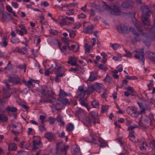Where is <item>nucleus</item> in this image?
<instances>
[{
    "label": "nucleus",
    "instance_id": "obj_50",
    "mask_svg": "<svg viewBox=\"0 0 155 155\" xmlns=\"http://www.w3.org/2000/svg\"><path fill=\"white\" fill-rule=\"evenodd\" d=\"M145 140L144 139H141L140 140V143L142 142V146L140 147V149L141 150H145L144 146L143 145L145 143Z\"/></svg>",
    "mask_w": 155,
    "mask_h": 155
},
{
    "label": "nucleus",
    "instance_id": "obj_62",
    "mask_svg": "<svg viewBox=\"0 0 155 155\" xmlns=\"http://www.w3.org/2000/svg\"><path fill=\"white\" fill-rule=\"evenodd\" d=\"M12 68V64L10 61H8L7 66L4 68L5 69H8V70H10Z\"/></svg>",
    "mask_w": 155,
    "mask_h": 155
},
{
    "label": "nucleus",
    "instance_id": "obj_60",
    "mask_svg": "<svg viewBox=\"0 0 155 155\" xmlns=\"http://www.w3.org/2000/svg\"><path fill=\"white\" fill-rule=\"evenodd\" d=\"M19 92L17 91L15 89H14L13 91V96L15 97H18Z\"/></svg>",
    "mask_w": 155,
    "mask_h": 155
},
{
    "label": "nucleus",
    "instance_id": "obj_14",
    "mask_svg": "<svg viewBox=\"0 0 155 155\" xmlns=\"http://www.w3.org/2000/svg\"><path fill=\"white\" fill-rule=\"evenodd\" d=\"M141 19L144 25L149 26L151 24V20L148 17L141 15Z\"/></svg>",
    "mask_w": 155,
    "mask_h": 155
},
{
    "label": "nucleus",
    "instance_id": "obj_47",
    "mask_svg": "<svg viewBox=\"0 0 155 155\" xmlns=\"http://www.w3.org/2000/svg\"><path fill=\"white\" fill-rule=\"evenodd\" d=\"M49 32L51 35H57L58 33V32L57 30L52 29H49Z\"/></svg>",
    "mask_w": 155,
    "mask_h": 155
},
{
    "label": "nucleus",
    "instance_id": "obj_9",
    "mask_svg": "<svg viewBox=\"0 0 155 155\" xmlns=\"http://www.w3.org/2000/svg\"><path fill=\"white\" fill-rule=\"evenodd\" d=\"M78 90L79 93L77 97L81 99L84 97L86 94V91L82 86L79 87L78 88Z\"/></svg>",
    "mask_w": 155,
    "mask_h": 155
},
{
    "label": "nucleus",
    "instance_id": "obj_11",
    "mask_svg": "<svg viewBox=\"0 0 155 155\" xmlns=\"http://www.w3.org/2000/svg\"><path fill=\"white\" fill-rule=\"evenodd\" d=\"M90 138L85 140V141L88 142L94 143L95 144H96V143L95 142L96 141L97 137L96 134L93 131H91L90 132Z\"/></svg>",
    "mask_w": 155,
    "mask_h": 155
},
{
    "label": "nucleus",
    "instance_id": "obj_42",
    "mask_svg": "<svg viewBox=\"0 0 155 155\" xmlns=\"http://www.w3.org/2000/svg\"><path fill=\"white\" fill-rule=\"evenodd\" d=\"M58 100L61 102L62 104H66L68 103V100L67 98H60L58 99Z\"/></svg>",
    "mask_w": 155,
    "mask_h": 155
},
{
    "label": "nucleus",
    "instance_id": "obj_19",
    "mask_svg": "<svg viewBox=\"0 0 155 155\" xmlns=\"http://www.w3.org/2000/svg\"><path fill=\"white\" fill-rule=\"evenodd\" d=\"M52 107L55 109L57 110H59L64 108V106L63 104L60 102L53 104Z\"/></svg>",
    "mask_w": 155,
    "mask_h": 155
},
{
    "label": "nucleus",
    "instance_id": "obj_57",
    "mask_svg": "<svg viewBox=\"0 0 155 155\" xmlns=\"http://www.w3.org/2000/svg\"><path fill=\"white\" fill-rule=\"evenodd\" d=\"M43 125V124L40 125L39 126V129L41 132L45 131L46 130V129Z\"/></svg>",
    "mask_w": 155,
    "mask_h": 155
},
{
    "label": "nucleus",
    "instance_id": "obj_22",
    "mask_svg": "<svg viewBox=\"0 0 155 155\" xmlns=\"http://www.w3.org/2000/svg\"><path fill=\"white\" fill-rule=\"evenodd\" d=\"M76 115L78 117H81L84 115V111L80 108H78L76 110Z\"/></svg>",
    "mask_w": 155,
    "mask_h": 155
},
{
    "label": "nucleus",
    "instance_id": "obj_12",
    "mask_svg": "<svg viewBox=\"0 0 155 155\" xmlns=\"http://www.w3.org/2000/svg\"><path fill=\"white\" fill-rule=\"evenodd\" d=\"M117 29L118 32L126 33L128 32V30L127 27L124 25H120L117 27Z\"/></svg>",
    "mask_w": 155,
    "mask_h": 155
},
{
    "label": "nucleus",
    "instance_id": "obj_27",
    "mask_svg": "<svg viewBox=\"0 0 155 155\" xmlns=\"http://www.w3.org/2000/svg\"><path fill=\"white\" fill-rule=\"evenodd\" d=\"M3 97L6 98L9 97L11 96V94L8 92V91L5 89L4 88H3Z\"/></svg>",
    "mask_w": 155,
    "mask_h": 155
},
{
    "label": "nucleus",
    "instance_id": "obj_36",
    "mask_svg": "<svg viewBox=\"0 0 155 155\" xmlns=\"http://www.w3.org/2000/svg\"><path fill=\"white\" fill-rule=\"evenodd\" d=\"M8 118L4 114H0V121L1 122L5 123L8 120Z\"/></svg>",
    "mask_w": 155,
    "mask_h": 155
},
{
    "label": "nucleus",
    "instance_id": "obj_53",
    "mask_svg": "<svg viewBox=\"0 0 155 155\" xmlns=\"http://www.w3.org/2000/svg\"><path fill=\"white\" fill-rule=\"evenodd\" d=\"M69 32V36L71 38H74L75 35L76 33L75 32L72 30H68V31Z\"/></svg>",
    "mask_w": 155,
    "mask_h": 155
},
{
    "label": "nucleus",
    "instance_id": "obj_63",
    "mask_svg": "<svg viewBox=\"0 0 155 155\" xmlns=\"http://www.w3.org/2000/svg\"><path fill=\"white\" fill-rule=\"evenodd\" d=\"M86 16L83 13H81L80 14L78 15V18L84 19L86 18Z\"/></svg>",
    "mask_w": 155,
    "mask_h": 155
},
{
    "label": "nucleus",
    "instance_id": "obj_56",
    "mask_svg": "<svg viewBox=\"0 0 155 155\" xmlns=\"http://www.w3.org/2000/svg\"><path fill=\"white\" fill-rule=\"evenodd\" d=\"M7 109L8 110L11 112H16L17 110V108L14 107H8Z\"/></svg>",
    "mask_w": 155,
    "mask_h": 155
},
{
    "label": "nucleus",
    "instance_id": "obj_49",
    "mask_svg": "<svg viewBox=\"0 0 155 155\" xmlns=\"http://www.w3.org/2000/svg\"><path fill=\"white\" fill-rule=\"evenodd\" d=\"M65 17L62 18L61 19V21L59 23V24L61 26H63L67 25V21Z\"/></svg>",
    "mask_w": 155,
    "mask_h": 155
},
{
    "label": "nucleus",
    "instance_id": "obj_46",
    "mask_svg": "<svg viewBox=\"0 0 155 155\" xmlns=\"http://www.w3.org/2000/svg\"><path fill=\"white\" fill-rule=\"evenodd\" d=\"M130 31H131L134 35L137 37H138L139 36V34L136 32L134 28L130 27L129 28Z\"/></svg>",
    "mask_w": 155,
    "mask_h": 155
},
{
    "label": "nucleus",
    "instance_id": "obj_39",
    "mask_svg": "<svg viewBox=\"0 0 155 155\" xmlns=\"http://www.w3.org/2000/svg\"><path fill=\"white\" fill-rule=\"evenodd\" d=\"M112 78L107 74L106 78L104 79V81L106 83L109 84L111 82Z\"/></svg>",
    "mask_w": 155,
    "mask_h": 155
},
{
    "label": "nucleus",
    "instance_id": "obj_13",
    "mask_svg": "<svg viewBox=\"0 0 155 155\" xmlns=\"http://www.w3.org/2000/svg\"><path fill=\"white\" fill-rule=\"evenodd\" d=\"M94 28V25H91L84 28L83 29V32L86 34H91L93 33Z\"/></svg>",
    "mask_w": 155,
    "mask_h": 155
},
{
    "label": "nucleus",
    "instance_id": "obj_28",
    "mask_svg": "<svg viewBox=\"0 0 155 155\" xmlns=\"http://www.w3.org/2000/svg\"><path fill=\"white\" fill-rule=\"evenodd\" d=\"M56 119L57 120V121L60 123L61 126H64L65 123L63 120L62 117V116L58 115Z\"/></svg>",
    "mask_w": 155,
    "mask_h": 155
},
{
    "label": "nucleus",
    "instance_id": "obj_2",
    "mask_svg": "<svg viewBox=\"0 0 155 155\" xmlns=\"http://www.w3.org/2000/svg\"><path fill=\"white\" fill-rule=\"evenodd\" d=\"M137 108L135 106H131L128 107L126 109V111L128 114L130 115L137 117L139 115Z\"/></svg>",
    "mask_w": 155,
    "mask_h": 155
},
{
    "label": "nucleus",
    "instance_id": "obj_61",
    "mask_svg": "<svg viewBox=\"0 0 155 155\" xmlns=\"http://www.w3.org/2000/svg\"><path fill=\"white\" fill-rule=\"evenodd\" d=\"M67 12H66V13L68 15H74V14L73 9H69L68 11L67 10Z\"/></svg>",
    "mask_w": 155,
    "mask_h": 155
},
{
    "label": "nucleus",
    "instance_id": "obj_10",
    "mask_svg": "<svg viewBox=\"0 0 155 155\" xmlns=\"http://www.w3.org/2000/svg\"><path fill=\"white\" fill-rule=\"evenodd\" d=\"M15 51L21 54L27 55L28 54V49L26 47H23L19 48L16 47L15 49Z\"/></svg>",
    "mask_w": 155,
    "mask_h": 155
},
{
    "label": "nucleus",
    "instance_id": "obj_6",
    "mask_svg": "<svg viewBox=\"0 0 155 155\" xmlns=\"http://www.w3.org/2000/svg\"><path fill=\"white\" fill-rule=\"evenodd\" d=\"M121 6L124 8L131 9L134 6V3L131 0H127L123 2Z\"/></svg>",
    "mask_w": 155,
    "mask_h": 155
},
{
    "label": "nucleus",
    "instance_id": "obj_1",
    "mask_svg": "<svg viewBox=\"0 0 155 155\" xmlns=\"http://www.w3.org/2000/svg\"><path fill=\"white\" fill-rule=\"evenodd\" d=\"M104 3L105 9L108 12H110L112 15H118L122 13V12L120 10V8L118 6L116 5H114L113 8H112L105 2H104Z\"/></svg>",
    "mask_w": 155,
    "mask_h": 155
},
{
    "label": "nucleus",
    "instance_id": "obj_4",
    "mask_svg": "<svg viewBox=\"0 0 155 155\" xmlns=\"http://www.w3.org/2000/svg\"><path fill=\"white\" fill-rule=\"evenodd\" d=\"M89 115L91 118L92 123L95 124L96 123L100 124L98 118V114L97 111H91L90 112Z\"/></svg>",
    "mask_w": 155,
    "mask_h": 155
},
{
    "label": "nucleus",
    "instance_id": "obj_48",
    "mask_svg": "<svg viewBox=\"0 0 155 155\" xmlns=\"http://www.w3.org/2000/svg\"><path fill=\"white\" fill-rule=\"evenodd\" d=\"M135 26L139 32H140L142 31L141 25L139 22H137V24H135Z\"/></svg>",
    "mask_w": 155,
    "mask_h": 155
},
{
    "label": "nucleus",
    "instance_id": "obj_16",
    "mask_svg": "<svg viewBox=\"0 0 155 155\" xmlns=\"http://www.w3.org/2000/svg\"><path fill=\"white\" fill-rule=\"evenodd\" d=\"M44 137L48 139L49 141H51L55 139V136L52 133L48 132L45 134Z\"/></svg>",
    "mask_w": 155,
    "mask_h": 155
},
{
    "label": "nucleus",
    "instance_id": "obj_37",
    "mask_svg": "<svg viewBox=\"0 0 155 155\" xmlns=\"http://www.w3.org/2000/svg\"><path fill=\"white\" fill-rule=\"evenodd\" d=\"M74 155H78L80 153V149L78 146H76L73 151Z\"/></svg>",
    "mask_w": 155,
    "mask_h": 155
},
{
    "label": "nucleus",
    "instance_id": "obj_52",
    "mask_svg": "<svg viewBox=\"0 0 155 155\" xmlns=\"http://www.w3.org/2000/svg\"><path fill=\"white\" fill-rule=\"evenodd\" d=\"M137 126L136 124H135L134 125H131L128 127L127 130L129 131H134L133 130L134 129L137 128Z\"/></svg>",
    "mask_w": 155,
    "mask_h": 155
},
{
    "label": "nucleus",
    "instance_id": "obj_20",
    "mask_svg": "<svg viewBox=\"0 0 155 155\" xmlns=\"http://www.w3.org/2000/svg\"><path fill=\"white\" fill-rule=\"evenodd\" d=\"M19 146L21 148L28 150L30 146V144L27 142L22 141L20 143Z\"/></svg>",
    "mask_w": 155,
    "mask_h": 155
},
{
    "label": "nucleus",
    "instance_id": "obj_41",
    "mask_svg": "<svg viewBox=\"0 0 155 155\" xmlns=\"http://www.w3.org/2000/svg\"><path fill=\"white\" fill-rule=\"evenodd\" d=\"M127 90L129 91H130V94L132 95H134L136 94V92L134 91V89L131 87H128L127 88Z\"/></svg>",
    "mask_w": 155,
    "mask_h": 155
},
{
    "label": "nucleus",
    "instance_id": "obj_18",
    "mask_svg": "<svg viewBox=\"0 0 155 155\" xmlns=\"http://www.w3.org/2000/svg\"><path fill=\"white\" fill-rule=\"evenodd\" d=\"M146 54L147 57L151 61L155 62V54L150 51H147Z\"/></svg>",
    "mask_w": 155,
    "mask_h": 155
},
{
    "label": "nucleus",
    "instance_id": "obj_25",
    "mask_svg": "<svg viewBox=\"0 0 155 155\" xmlns=\"http://www.w3.org/2000/svg\"><path fill=\"white\" fill-rule=\"evenodd\" d=\"M8 149L9 150H15L17 149L16 144L14 143H12L9 144Z\"/></svg>",
    "mask_w": 155,
    "mask_h": 155
},
{
    "label": "nucleus",
    "instance_id": "obj_40",
    "mask_svg": "<svg viewBox=\"0 0 155 155\" xmlns=\"http://www.w3.org/2000/svg\"><path fill=\"white\" fill-rule=\"evenodd\" d=\"M80 102L81 104L82 105L85 107L87 108L88 110L89 111L90 108L89 107L87 103H86L84 100H81Z\"/></svg>",
    "mask_w": 155,
    "mask_h": 155
},
{
    "label": "nucleus",
    "instance_id": "obj_43",
    "mask_svg": "<svg viewBox=\"0 0 155 155\" xmlns=\"http://www.w3.org/2000/svg\"><path fill=\"white\" fill-rule=\"evenodd\" d=\"M11 41L13 43H18L19 42L20 40L18 38L15 37H12L11 39Z\"/></svg>",
    "mask_w": 155,
    "mask_h": 155
},
{
    "label": "nucleus",
    "instance_id": "obj_34",
    "mask_svg": "<svg viewBox=\"0 0 155 155\" xmlns=\"http://www.w3.org/2000/svg\"><path fill=\"white\" fill-rule=\"evenodd\" d=\"M74 126L73 124L70 123L67 125L66 127V130L68 131H71L73 130L74 129Z\"/></svg>",
    "mask_w": 155,
    "mask_h": 155
},
{
    "label": "nucleus",
    "instance_id": "obj_17",
    "mask_svg": "<svg viewBox=\"0 0 155 155\" xmlns=\"http://www.w3.org/2000/svg\"><path fill=\"white\" fill-rule=\"evenodd\" d=\"M83 124L87 126H90L91 123V120L89 117L86 116L82 120Z\"/></svg>",
    "mask_w": 155,
    "mask_h": 155
},
{
    "label": "nucleus",
    "instance_id": "obj_8",
    "mask_svg": "<svg viewBox=\"0 0 155 155\" xmlns=\"http://www.w3.org/2000/svg\"><path fill=\"white\" fill-rule=\"evenodd\" d=\"M18 26L21 29L19 31L17 29L16 30V33L21 36H23L27 34V31L24 25L21 24L18 25Z\"/></svg>",
    "mask_w": 155,
    "mask_h": 155
},
{
    "label": "nucleus",
    "instance_id": "obj_3",
    "mask_svg": "<svg viewBox=\"0 0 155 155\" xmlns=\"http://www.w3.org/2000/svg\"><path fill=\"white\" fill-rule=\"evenodd\" d=\"M134 52L135 53L134 56V58L138 59L139 61L142 62V64L143 65L145 61L144 54L143 51H140L137 50H135Z\"/></svg>",
    "mask_w": 155,
    "mask_h": 155
},
{
    "label": "nucleus",
    "instance_id": "obj_59",
    "mask_svg": "<svg viewBox=\"0 0 155 155\" xmlns=\"http://www.w3.org/2000/svg\"><path fill=\"white\" fill-rule=\"evenodd\" d=\"M125 78L126 79H129V80H137V77H136L134 76H125Z\"/></svg>",
    "mask_w": 155,
    "mask_h": 155
},
{
    "label": "nucleus",
    "instance_id": "obj_58",
    "mask_svg": "<svg viewBox=\"0 0 155 155\" xmlns=\"http://www.w3.org/2000/svg\"><path fill=\"white\" fill-rule=\"evenodd\" d=\"M97 67L100 69L103 70L104 71H106L107 69L106 67L104 64H99V65H97Z\"/></svg>",
    "mask_w": 155,
    "mask_h": 155
},
{
    "label": "nucleus",
    "instance_id": "obj_54",
    "mask_svg": "<svg viewBox=\"0 0 155 155\" xmlns=\"http://www.w3.org/2000/svg\"><path fill=\"white\" fill-rule=\"evenodd\" d=\"M126 53L124 54V56L127 57H131L132 54L131 52L127 51L126 49H124Z\"/></svg>",
    "mask_w": 155,
    "mask_h": 155
},
{
    "label": "nucleus",
    "instance_id": "obj_64",
    "mask_svg": "<svg viewBox=\"0 0 155 155\" xmlns=\"http://www.w3.org/2000/svg\"><path fill=\"white\" fill-rule=\"evenodd\" d=\"M27 152L24 151H18V155H27Z\"/></svg>",
    "mask_w": 155,
    "mask_h": 155
},
{
    "label": "nucleus",
    "instance_id": "obj_15",
    "mask_svg": "<svg viewBox=\"0 0 155 155\" xmlns=\"http://www.w3.org/2000/svg\"><path fill=\"white\" fill-rule=\"evenodd\" d=\"M33 149L36 150L42 147V143L40 141L33 140Z\"/></svg>",
    "mask_w": 155,
    "mask_h": 155
},
{
    "label": "nucleus",
    "instance_id": "obj_21",
    "mask_svg": "<svg viewBox=\"0 0 155 155\" xmlns=\"http://www.w3.org/2000/svg\"><path fill=\"white\" fill-rule=\"evenodd\" d=\"M76 58L74 57H71L69 58L68 62L72 66H75L77 64Z\"/></svg>",
    "mask_w": 155,
    "mask_h": 155
},
{
    "label": "nucleus",
    "instance_id": "obj_33",
    "mask_svg": "<svg viewBox=\"0 0 155 155\" xmlns=\"http://www.w3.org/2000/svg\"><path fill=\"white\" fill-rule=\"evenodd\" d=\"M137 104L139 107L141 108V109H150V107L146 104L143 105L142 103L139 102H137Z\"/></svg>",
    "mask_w": 155,
    "mask_h": 155
},
{
    "label": "nucleus",
    "instance_id": "obj_23",
    "mask_svg": "<svg viewBox=\"0 0 155 155\" xmlns=\"http://www.w3.org/2000/svg\"><path fill=\"white\" fill-rule=\"evenodd\" d=\"M103 84L99 83H97L93 86V88L94 90L97 91H99L102 87Z\"/></svg>",
    "mask_w": 155,
    "mask_h": 155
},
{
    "label": "nucleus",
    "instance_id": "obj_38",
    "mask_svg": "<svg viewBox=\"0 0 155 155\" xmlns=\"http://www.w3.org/2000/svg\"><path fill=\"white\" fill-rule=\"evenodd\" d=\"M110 45L111 46V47L114 50L117 49L118 48H120V45L118 43H110Z\"/></svg>",
    "mask_w": 155,
    "mask_h": 155
},
{
    "label": "nucleus",
    "instance_id": "obj_24",
    "mask_svg": "<svg viewBox=\"0 0 155 155\" xmlns=\"http://www.w3.org/2000/svg\"><path fill=\"white\" fill-rule=\"evenodd\" d=\"M54 70L55 71L56 74H57L58 76L61 77L64 75V74L61 73V67H59L57 68H55Z\"/></svg>",
    "mask_w": 155,
    "mask_h": 155
},
{
    "label": "nucleus",
    "instance_id": "obj_30",
    "mask_svg": "<svg viewBox=\"0 0 155 155\" xmlns=\"http://www.w3.org/2000/svg\"><path fill=\"white\" fill-rule=\"evenodd\" d=\"M98 141L100 143L99 146L101 147H105L108 146L107 143L104 141L102 139H99Z\"/></svg>",
    "mask_w": 155,
    "mask_h": 155
},
{
    "label": "nucleus",
    "instance_id": "obj_45",
    "mask_svg": "<svg viewBox=\"0 0 155 155\" xmlns=\"http://www.w3.org/2000/svg\"><path fill=\"white\" fill-rule=\"evenodd\" d=\"M109 108L108 106L107 105H104L101 107V112L103 113L106 112Z\"/></svg>",
    "mask_w": 155,
    "mask_h": 155
},
{
    "label": "nucleus",
    "instance_id": "obj_31",
    "mask_svg": "<svg viewBox=\"0 0 155 155\" xmlns=\"http://www.w3.org/2000/svg\"><path fill=\"white\" fill-rule=\"evenodd\" d=\"M91 105L93 108H98L99 107V103L98 101L94 100L91 102Z\"/></svg>",
    "mask_w": 155,
    "mask_h": 155
},
{
    "label": "nucleus",
    "instance_id": "obj_29",
    "mask_svg": "<svg viewBox=\"0 0 155 155\" xmlns=\"http://www.w3.org/2000/svg\"><path fill=\"white\" fill-rule=\"evenodd\" d=\"M2 17L1 19V21L3 22H7L9 21V19L8 18L6 14L4 12H2Z\"/></svg>",
    "mask_w": 155,
    "mask_h": 155
},
{
    "label": "nucleus",
    "instance_id": "obj_5",
    "mask_svg": "<svg viewBox=\"0 0 155 155\" xmlns=\"http://www.w3.org/2000/svg\"><path fill=\"white\" fill-rule=\"evenodd\" d=\"M140 10L142 12V15L146 16H149L151 14V11L149 7L146 5L142 6L140 7Z\"/></svg>",
    "mask_w": 155,
    "mask_h": 155
},
{
    "label": "nucleus",
    "instance_id": "obj_51",
    "mask_svg": "<svg viewBox=\"0 0 155 155\" xmlns=\"http://www.w3.org/2000/svg\"><path fill=\"white\" fill-rule=\"evenodd\" d=\"M112 72L113 73V76L114 77V78L115 79H118L119 78V76L117 74L118 71L117 70H114L112 71Z\"/></svg>",
    "mask_w": 155,
    "mask_h": 155
},
{
    "label": "nucleus",
    "instance_id": "obj_35",
    "mask_svg": "<svg viewBox=\"0 0 155 155\" xmlns=\"http://www.w3.org/2000/svg\"><path fill=\"white\" fill-rule=\"evenodd\" d=\"M1 46L3 47H6L8 45V41L6 38L4 37L3 38V40L0 42Z\"/></svg>",
    "mask_w": 155,
    "mask_h": 155
},
{
    "label": "nucleus",
    "instance_id": "obj_7",
    "mask_svg": "<svg viewBox=\"0 0 155 155\" xmlns=\"http://www.w3.org/2000/svg\"><path fill=\"white\" fill-rule=\"evenodd\" d=\"M20 78L17 76L14 75L10 76L8 78V81L15 84L20 83Z\"/></svg>",
    "mask_w": 155,
    "mask_h": 155
},
{
    "label": "nucleus",
    "instance_id": "obj_55",
    "mask_svg": "<svg viewBox=\"0 0 155 155\" xmlns=\"http://www.w3.org/2000/svg\"><path fill=\"white\" fill-rule=\"evenodd\" d=\"M94 89L93 88V86L91 87H88L87 89L85 90L86 93H87L88 95H89L93 92Z\"/></svg>",
    "mask_w": 155,
    "mask_h": 155
},
{
    "label": "nucleus",
    "instance_id": "obj_26",
    "mask_svg": "<svg viewBox=\"0 0 155 155\" xmlns=\"http://www.w3.org/2000/svg\"><path fill=\"white\" fill-rule=\"evenodd\" d=\"M97 75L95 73L92 72L89 77L88 81H94L97 78Z\"/></svg>",
    "mask_w": 155,
    "mask_h": 155
},
{
    "label": "nucleus",
    "instance_id": "obj_32",
    "mask_svg": "<svg viewBox=\"0 0 155 155\" xmlns=\"http://www.w3.org/2000/svg\"><path fill=\"white\" fill-rule=\"evenodd\" d=\"M137 104L139 107L141 108V109H150V107L146 104L143 105L142 103L139 102H137Z\"/></svg>",
    "mask_w": 155,
    "mask_h": 155
},
{
    "label": "nucleus",
    "instance_id": "obj_44",
    "mask_svg": "<svg viewBox=\"0 0 155 155\" xmlns=\"http://www.w3.org/2000/svg\"><path fill=\"white\" fill-rule=\"evenodd\" d=\"M59 96L60 97H65L68 96L67 94L61 89H60Z\"/></svg>",
    "mask_w": 155,
    "mask_h": 155
}]
</instances>
